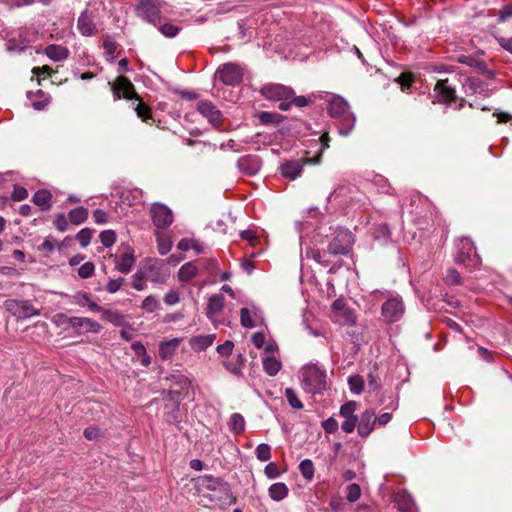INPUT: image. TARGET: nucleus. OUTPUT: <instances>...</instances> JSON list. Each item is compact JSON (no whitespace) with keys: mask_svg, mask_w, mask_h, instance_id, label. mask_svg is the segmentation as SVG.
<instances>
[{"mask_svg":"<svg viewBox=\"0 0 512 512\" xmlns=\"http://www.w3.org/2000/svg\"><path fill=\"white\" fill-rule=\"evenodd\" d=\"M332 233L325 234L322 228L313 236L314 247L306 249L307 258H312L314 261L324 267H329L332 261L330 256L345 255L351 249L354 243L353 234L342 227L332 229Z\"/></svg>","mask_w":512,"mask_h":512,"instance_id":"1","label":"nucleus"},{"mask_svg":"<svg viewBox=\"0 0 512 512\" xmlns=\"http://www.w3.org/2000/svg\"><path fill=\"white\" fill-rule=\"evenodd\" d=\"M108 84L111 86L115 100L121 98L138 100L139 103L134 108L137 116L144 122H148V120L151 119V109L140 101V97L136 93L134 85L127 77L118 76L113 83L109 82Z\"/></svg>","mask_w":512,"mask_h":512,"instance_id":"2","label":"nucleus"},{"mask_svg":"<svg viewBox=\"0 0 512 512\" xmlns=\"http://www.w3.org/2000/svg\"><path fill=\"white\" fill-rule=\"evenodd\" d=\"M328 112L339 122V133L347 136L354 128L356 117L350 111L348 102L341 96L332 95L328 100Z\"/></svg>","mask_w":512,"mask_h":512,"instance_id":"3","label":"nucleus"},{"mask_svg":"<svg viewBox=\"0 0 512 512\" xmlns=\"http://www.w3.org/2000/svg\"><path fill=\"white\" fill-rule=\"evenodd\" d=\"M303 388L312 394H321L327 388L326 371L317 364H308L302 369Z\"/></svg>","mask_w":512,"mask_h":512,"instance_id":"4","label":"nucleus"},{"mask_svg":"<svg viewBox=\"0 0 512 512\" xmlns=\"http://www.w3.org/2000/svg\"><path fill=\"white\" fill-rule=\"evenodd\" d=\"M199 485L211 492L209 497L212 500L221 501L230 497L229 486L221 478L205 475L199 479Z\"/></svg>","mask_w":512,"mask_h":512,"instance_id":"5","label":"nucleus"},{"mask_svg":"<svg viewBox=\"0 0 512 512\" xmlns=\"http://www.w3.org/2000/svg\"><path fill=\"white\" fill-rule=\"evenodd\" d=\"M405 307L399 295L390 296L381 307V314L386 322L394 323L404 315Z\"/></svg>","mask_w":512,"mask_h":512,"instance_id":"6","label":"nucleus"},{"mask_svg":"<svg viewBox=\"0 0 512 512\" xmlns=\"http://www.w3.org/2000/svg\"><path fill=\"white\" fill-rule=\"evenodd\" d=\"M217 77L225 85L235 86L243 79V69L235 63H226L217 69Z\"/></svg>","mask_w":512,"mask_h":512,"instance_id":"7","label":"nucleus"},{"mask_svg":"<svg viewBox=\"0 0 512 512\" xmlns=\"http://www.w3.org/2000/svg\"><path fill=\"white\" fill-rule=\"evenodd\" d=\"M332 320L340 325L353 326L356 323V317L353 311L346 306L342 299H337L331 306Z\"/></svg>","mask_w":512,"mask_h":512,"instance_id":"8","label":"nucleus"},{"mask_svg":"<svg viewBox=\"0 0 512 512\" xmlns=\"http://www.w3.org/2000/svg\"><path fill=\"white\" fill-rule=\"evenodd\" d=\"M456 249L455 260L457 263H465L466 261H470L473 264L478 263L479 257L471 239L467 237L460 238L456 243Z\"/></svg>","mask_w":512,"mask_h":512,"instance_id":"9","label":"nucleus"},{"mask_svg":"<svg viewBox=\"0 0 512 512\" xmlns=\"http://www.w3.org/2000/svg\"><path fill=\"white\" fill-rule=\"evenodd\" d=\"M306 163L317 164L319 159L287 160L281 163L280 174L289 180H295L302 175Z\"/></svg>","mask_w":512,"mask_h":512,"instance_id":"10","label":"nucleus"},{"mask_svg":"<svg viewBox=\"0 0 512 512\" xmlns=\"http://www.w3.org/2000/svg\"><path fill=\"white\" fill-rule=\"evenodd\" d=\"M260 93L271 101L289 100L294 95L293 89L281 84H266L261 88Z\"/></svg>","mask_w":512,"mask_h":512,"instance_id":"11","label":"nucleus"},{"mask_svg":"<svg viewBox=\"0 0 512 512\" xmlns=\"http://www.w3.org/2000/svg\"><path fill=\"white\" fill-rule=\"evenodd\" d=\"M7 310L20 319L38 316L40 311L29 301L9 300L6 302Z\"/></svg>","mask_w":512,"mask_h":512,"instance_id":"12","label":"nucleus"},{"mask_svg":"<svg viewBox=\"0 0 512 512\" xmlns=\"http://www.w3.org/2000/svg\"><path fill=\"white\" fill-rule=\"evenodd\" d=\"M196 109L214 127L218 128L222 125L223 114L211 101H200Z\"/></svg>","mask_w":512,"mask_h":512,"instance_id":"13","label":"nucleus"},{"mask_svg":"<svg viewBox=\"0 0 512 512\" xmlns=\"http://www.w3.org/2000/svg\"><path fill=\"white\" fill-rule=\"evenodd\" d=\"M136 11L140 18L155 26L160 21V9L153 0H141Z\"/></svg>","mask_w":512,"mask_h":512,"instance_id":"14","label":"nucleus"},{"mask_svg":"<svg viewBox=\"0 0 512 512\" xmlns=\"http://www.w3.org/2000/svg\"><path fill=\"white\" fill-rule=\"evenodd\" d=\"M377 424L376 413L374 409H365L357 416V432L362 438H367L374 430Z\"/></svg>","mask_w":512,"mask_h":512,"instance_id":"15","label":"nucleus"},{"mask_svg":"<svg viewBox=\"0 0 512 512\" xmlns=\"http://www.w3.org/2000/svg\"><path fill=\"white\" fill-rule=\"evenodd\" d=\"M151 215L154 225L157 229H165L173 222V213L165 205L155 203L151 207Z\"/></svg>","mask_w":512,"mask_h":512,"instance_id":"16","label":"nucleus"},{"mask_svg":"<svg viewBox=\"0 0 512 512\" xmlns=\"http://www.w3.org/2000/svg\"><path fill=\"white\" fill-rule=\"evenodd\" d=\"M67 323L79 334L99 333L102 329L97 321L86 317H69Z\"/></svg>","mask_w":512,"mask_h":512,"instance_id":"17","label":"nucleus"},{"mask_svg":"<svg viewBox=\"0 0 512 512\" xmlns=\"http://www.w3.org/2000/svg\"><path fill=\"white\" fill-rule=\"evenodd\" d=\"M162 267V261L151 260L142 268V270L148 280L154 283H164L166 281L167 274L161 273Z\"/></svg>","mask_w":512,"mask_h":512,"instance_id":"18","label":"nucleus"},{"mask_svg":"<svg viewBox=\"0 0 512 512\" xmlns=\"http://www.w3.org/2000/svg\"><path fill=\"white\" fill-rule=\"evenodd\" d=\"M435 99L438 102L442 103H450L452 102L456 95H455V89L448 84V80H439L437 81L435 88Z\"/></svg>","mask_w":512,"mask_h":512,"instance_id":"19","label":"nucleus"},{"mask_svg":"<svg viewBox=\"0 0 512 512\" xmlns=\"http://www.w3.org/2000/svg\"><path fill=\"white\" fill-rule=\"evenodd\" d=\"M393 501L400 512H417L415 502L406 490L396 492Z\"/></svg>","mask_w":512,"mask_h":512,"instance_id":"20","label":"nucleus"},{"mask_svg":"<svg viewBox=\"0 0 512 512\" xmlns=\"http://www.w3.org/2000/svg\"><path fill=\"white\" fill-rule=\"evenodd\" d=\"M224 305L225 299L221 294H214L209 298L206 307V315L214 325L218 324L216 317L223 310Z\"/></svg>","mask_w":512,"mask_h":512,"instance_id":"21","label":"nucleus"},{"mask_svg":"<svg viewBox=\"0 0 512 512\" xmlns=\"http://www.w3.org/2000/svg\"><path fill=\"white\" fill-rule=\"evenodd\" d=\"M134 251L130 247H126L123 253L116 258V269L124 274H128L135 264Z\"/></svg>","mask_w":512,"mask_h":512,"instance_id":"22","label":"nucleus"},{"mask_svg":"<svg viewBox=\"0 0 512 512\" xmlns=\"http://www.w3.org/2000/svg\"><path fill=\"white\" fill-rule=\"evenodd\" d=\"M77 28L83 36H92L96 34L97 28L93 21L91 12L85 10L81 13L77 21Z\"/></svg>","mask_w":512,"mask_h":512,"instance_id":"23","label":"nucleus"},{"mask_svg":"<svg viewBox=\"0 0 512 512\" xmlns=\"http://www.w3.org/2000/svg\"><path fill=\"white\" fill-rule=\"evenodd\" d=\"M237 167L245 174L255 175L260 169V163L257 157L243 156L238 159Z\"/></svg>","mask_w":512,"mask_h":512,"instance_id":"24","label":"nucleus"},{"mask_svg":"<svg viewBox=\"0 0 512 512\" xmlns=\"http://www.w3.org/2000/svg\"><path fill=\"white\" fill-rule=\"evenodd\" d=\"M245 363V357L239 353L223 361V365L231 374L241 377L242 369Z\"/></svg>","mask_w":512,"mask_h":512,"instance_id":"25","label":"nucleus"},{"mask_svg":"<svg viewBox=\"0 0 512 512\" xmlns=\"http://www.w3.org/2000/svg\"><path fill=\"white\" fill-rule=\"evenodd\" d=\"M181 340V338H173L167 341H162L159 345V357L162 360H170L178 349Z\"/></svg>","mask_w":512,"mask_h":512,"instance_id":"26","label":"nucleus"},{"mask_svg":"<svg viewBox=\"0 0 512 512\" xmlns=\"http://www.w3.org/2000/svg\"><path fill=\"white\" fill-rule=\"evenodd\" d=\"M214 340V334L197 335L190 338L189 345L194 351L200 352L211 346Z\"/></svg>","mask_w":512,"mask_h":512,"instance_id":"27","label":"nucleus"},{"mask_svg":"<svg viewBox=\"0 0 512 512\" xmlns=\"http://www.w3.org/2000/svg\"><path fill=\"white\" fill-rule=\"evenodd\" d=\"M73 302L82 307H88L90 311L100 312L102 307L92 301L90 295L84 291H78L73 295Z\"/></svg>","mask_w":512,"mask_h":512,"instance_id":"28","label":"nucleus"},{"mask_svg":"<svg viewBox=\"0 0 512 512\" xmlns=\"http://www.w3.org/2000/svg\"><path fill=\"white\" fill-rule=\"evenodd\" d=\"M45 54L55 62L65 60L69 55V50L61 45L51 44L45 48Z\"/></svg>","mask_w":512,"mask_h":512,"instance_id":"29","label":"nucleus"},{"mask_svg":"<svg viewBox=\"0 0 512 512\" xmlns=\"http://www.w3.org/2000/svg\"><path fill=\"white\" fill-rule=\"evenodd\" d=\"M51 193L46 189L38 190L33 195V202L35 205L41 207L42 210H48L51 208Z\"/></svg>","mask_w":512,"mask_h":512,"instance_id":"30","label":"nucleus"},{"mask_svg":"<svg viewBox=\"0 0 512 512\" xmlns=\"http://www.w3.org/2000/svg\"><path fill=\"white\" fill-rule=\"evenodd\" d=\"M198 275V267L193 262L184 264L178 271V278L182 282H188Z\"/></svg>","mask_w":512,"mask_h":512,"instance_id":"31","label":"nucleus"},{"mask_svg":"<svg viewBox=\"0 0 512 512\" xmlns=\"http://www.w3.org/2000/svg\"><path fill=\"white\" fill-rule=\"evenodd\" d=\"M288 492H289L288 487L286 486L285 483H282V482L274 483L268 489L269 496L274 501L283 500L284 498L287 497Z\"/></svg>","mask_w":512,"mask_h":512,"instance_id":"32","label":"nucleus"},{"mask_svg":"<svg viewBox=\"0 0 512 512\" xmlns=\"http://www.w3.org/2000/svg\"><path fill=\"white\" fill-rule=\"evenodd\" d=\"M263 369L269 376H275L281 369V362L274 356H266L263 358Z\"/></svg>","mask_w":512,"mask_h":512,"instance_id":"33","label":"nucleus"},{"mask_svg":"<svg viewBox=\"0 0 512 512\" xmlns=\"http://www.w3.org/2000/svg\"><path fill=\"white\" fill-rule=\"evenodd\" d=\"M258 311H253V317L251 315V311L248 308H242L240 312V322L241 325L246 328H252L257 325L256 320L258 319Z\"/></svg>","mask_w":512,"mask_h":512,"instance_id":"34","label":"nucleus"},{"mask_svg":"<svg viewBox=\"0 0 512 512\" xmlns=\"http://www.w3.org/2000/svg\"><path fill=\"white\" fill-rule=\"evenodd\" d=\"M100 312H102L103 320L112 323L113 325L120 326L125 321L124 315L118 311L102 308Z\"/></svg>","mask_w":512,"mask_h":512,"instance_id":"35","label":"nucleus"},{"mask_svg":"<svg viewBox=\"0 0 512 512\" xmlns=\"http://www.w3.org/2000/svg\"><path fill=\"white\" fill-rule=\"evenodd\" d=\"M88 217V210L82 206L72 209L68 214L69 221L74 225H80Z\"/></svg>","mask_w":512,"mask_h":512,"instance_id":"36","label":"nucleus"},{"mask_svg":"<svg viewBox=\"0 0 512 512\" xmlns=\"http://www.w3.org/2000/svg\"><path fill=\"white\" fill-rule=\"evenodd\" d=\"M229 428L235 434H240L245 430V419L240 413H233L230 417Z\"/></svg>","mask_w":512,"mask_h":512,"instance_id":"37","label":"nucleus"},{"mask_svg":"<svg viewBox=\"0 0 512 512\" xmlns=\"http://www.w3.org/2000/svg\"><path fill=\"white\" fill-rule=\"evenodd\" d=\"M157 248L161 255H166L172 248V242L168 236L164 233L156 232Z\"/></svg>","mask_w":512,"mask_h":512,"instance_id":"38","label":"nucleus"},{"mask_svg":"<svg viewBox=\"0 0 512 512\" xmlns=\"http://www.w3.org/2000/svg\"><path fill=\"white\" fill-rule=\"evenodd\" d=\"M299 470L303 478L307 481H311L313 479L315 468L313 462L310 459L302 460L299 464Z\"/></svg>","mask_w":512,"mask_h":512,"instance_id":"39","label":"nucleus"},{"mask_svg":"<svg viewBox=\"0 0 512 512\" xmlns=\"http://www.w3.org/2000/svg\"><path fill=\"white\" fill-rule=\"evenodd\" d=\"M348 385L353 394L359 395L364 389V380L360 375H353L348 378Z\"/></svg>","mask_w":512,"mask_h":512,"instance_id":"40","label":"nucleus"},{"mask_svg":"<svg viewBox=\"0 0 512 512\" xmlns=\"http://www.w3.org/2000/svg\"><path fill=\"white\" fill-rule=\"evenodd\" d=\"M357 402L356 401H348L340 407L339 415L343 418H354L357 417L355 412L357 410Z\"/></svg>","mask_w":512,"mask_h":512,"instance_id":"41","label":"nucleus"},{"mask_svg":"<svg viewBox=\"0 0 512 512\" xmlns=\"http://www.w3.org/2000/svg\"><path fill=\"white\" fill-rule=\"evenodd\" d=\"M256 457L259 461L265 462L271 458V447L266 443H261L256 447Z\"/></svg>","mask_w":512,"mask_h":512,"instance_id":"42","label":"nucleus"},{"mask_svg":"<svg viewBox=\"0 0 512 512\" xmlns=\"http://www.w3.org/2000/svg\"><path fill=\"white\" fill-rule=\"evenodd\" d=\"M285 396H286L288 403L290 404V406L292 408L298 409V410L303 408L302 402L300 401L296 392L292 388L285 389Z\"/></svg>","mask_w":512,"mask_h":512,"instance_id":"43","label":"nucleus"},{"mask_svg":"<svg viewBox=\"0 0 512 512\" xmlns=\"http://www.w3.org/2000/svg\"><path fill=\"white\" fill-rule=\"evenodd\" d=\"M141 308L148 313H153L159 308V301L155 296L149 295L143 300Z\"/></svg>","mask_w":512,"mask_h":512,"instance_id":"44","label":"nucleus"},{"mask_svg":"<svg viewBox=\"0 0 512 512\" xmlns=\"http://www.w3.org/2000/svg\"><path fill=\"white\" fill-rule=\"evenodd\" d=\"M145 279H147L145 273L140 269L132 277V287L137 291H143L146 288Z\"/></svg>","mask_w":512,"mask_h":512,"instance_id":"45","label":"nucleus"},{"mask_svg":"<svg viewBox=\"0 0 512 512\" xmlns=\"http://www.w3.org/2000/svg\"><path fill=\"white\" fill-rule=\"evenodd\" d=\"M159 30L165 37L172 38V37H175L180 32V27L167 22V23L160 25Z\"/></svg>","mask_w":512,"mask_h":512,"instance_id":"46","label":"nucleus"},{"mask_svg":"<svg viewBox=\"0 0 512 512\" xmlns=\"http://www.w3.org/2000/svg\"><path fill=\"white\" fill-rule=\"evenodd\" d=\"M77 241L80 243L82 247H87L92 239V230L89 228L81 229L76 235Z\"/></svg>","mask_w":512,"mask_h":512,"instance_id":"47","label":"nucleus"},{"mask_svg":"<svg viewBox=\"0 0 512 512\" xmlns=\"http://www.w3.org/2000/svg\"><path fill=\"white\" fill-rule=\"evenodd\" d=\"M361 496V488L358 484L352 483L347 486V500L351 503L359 500Z\"/></svg>","mask_w":512,"mask_h":512,"instance_id":"48","label":"nucleus"},{"mask_svg":"<svg viewBox=\"0 0 512 512\" xmlns=\"http://www.w3.org/2000/svg\"><path fill=\"white\" fill-rule=\"evenodd\" d=\"M94 271H95L94 264L92 262L88 261L79 267L78 275L82 279H87V278H90L94 274Z\"/></svg>","mask_w":512,"mask_h":512,"instance_id":"49","label":"nucleus"},{"mask_svg":"<svg viewBox=\"0 0 512 512\" xmlns=\"http://www.w3.org/2000/svg\"><path fill=\"white\" fill-rule=\"evenodd\" d=\"M100 241L105 247H111L116 241V234L113 230H105L100 233Z\"/></svg>","mask_w":512,"mask_h":512,"instance_id":"50","label":"nucleus"},{"mask_svg":"<svg viewBox=\"0 0 512 512\" xmlns=\"http://www.w3.org/2000/svg\"><path fill=\"white\" fill-rule=\"evenodd\" d=\"M259 119H260L261 123H263V124H269V123L277 124L282 120V116L277 113H273V112H262L259 116Z\"/></svg>","mask_w":512,"mask_h":512,"instance_id":"51","label":"nucleus"},{"mask_svg":"<svg viewBox=\"0 0 512 512\" xmlns=\"http://www.w3.org/2000/svg\"><path fill=\"white\" fill-rule=\"evenodd\" d=\"M322 427L326 433L332 434L338 430V422L335 418L329 417L322 422Z\"/></svg>","mask_w":512,"mask_h":512,"instance_id":"52","label":"nucleus"},{"mask_svg":"<svg viewBox=\"0 0 512 512\" xmlns=\"http://www.w3.org/2000/svg\"><path fill=\"white\" fill-rule=\"evenodd\" d=\"M125 279L122 277L116 279H110L106 285L107 292L113 294L116 293L123 285Z\"/></svg>","mask_w":512,"mask_h":512,"instance_id":"53","label":"nucleus"},{"mask_svg":"<svg viewBox=\"0 0 512 512\" xmlns=\"http://www.w3.org/2000/svg\"><path fill=\"white\" fill-rule=\"evenodd\" d=\"M357 427V417L354 418H344V421L341 424V429L347 433H352Z\"/></svg>","mask_w":512,"mask_h":512,"instance_id":"54","label":"nucleus"},{"mask_svg":"<svg viewBox=\"0 0 512 512\" xmlns=\"http://www.w3.org/2000/svg\"><path fill=\"white\" fill-rule=\"evenodd\" d=\"M11 197L14 201H22L28 197V191L22 186H14Z\"/></svg>","mask_w":512,"mask_h":512,"instance_id":"55","label":"nucleus"},{"mask_svg":"<svg viewBox=\"0 0 512 512\" xmlns=\"http://www.w3.org/2000/svg\"><path fill=\"white\" fill-rule=\"evenodd\" d=\"M54 226L60 232H64L67 230L68 222H67V218L65 217L64 214L56 215V217L54 219Z\"/></svg>","mask_w":512,"mask_h":512,"instance_id":"56","label":"nucleus"},{"mask_svg":"<svg viewBox=\"0 0 512 512\" xmlns=\"http://www.w3.org/2000/svg\"><path fill=\"white\" fill-rule=\"evenodd\" d=\"M264 473L270 479H275L280 476L279 468L273 462L266 465V467L264 468Z\"/></svg>","mask_w":512,"mask_h":512,"instance_id":"57","label":"nucleus"},{"mask_svg":"<svg viewBox=\"0 0 512 512\" xmlns=\"http://www.w3.org/2000/svg\"><path fill=\"white\" fill-rule=\"evenodd\" d=\"M445 282L448 285L459 284L460 283V274L458 273V271L455 269H449L446 274V277H445Z\"/></svg>","mask_w":512,"mask_h":512,"instance_id":"58","label":"nucleus"},{"mask_svg":"<svg viewBox=\"0 0 512 512\" xmlns=\"http://www.w3.org/2000/svg\"><path fill=\"white\" fill-rule=\"evenodd\" d=\"M234 344L232 341H226L217 346V352L222 356H230L232 354Z\"/></svg>","mask_w":512,"mask_h":512,"instance_id":"59","label":"nucleus"},{"mask_svg":"<svg viewBox=\"0 0 512 512\" xmlns=\"http://www.w3.org/2000/svg\"><path fill=\"white\" fill-rule=\"evenodd\" d=\"M179 301H180L179 294L175 290H170L164 296V302H165V304H167L169 306L176 305L177 303H179Z\"/></svg>","mask_w":512,"mask_h":512,"instance_id":"60","label":"nucleus"},{"mask_svg":"<svg viewBox=\"0 0 512 512\" xmlns=\"http://www.w3.org/2000/svg\"><path fill=\"white\" fill-rule=\"evenodd\" d=\"M56 245H57V241L53 238L48 237L43 241V243L39 247V250L50 253L55 249Z\"/></svg>","mask_w":512,"mask_h":512,"instance_id":"61","label":"nucleus"},{"mask_svg":"<svg viewBox=\"0 0 512 512\" xmlns=\"http://www.w3.org/2000/svg\"><path fill=\"white\" fill-rule=\"evenodd\" d=\"M94 222L97 224H105L108 221V215L101 209H96L93 212Z\"/></svg>","mask_w":512,"mask_h":512,"instance_id":"62","label":"nucleus"},{"mask_svg":"<svg viewBox=\"0 0 512 512\" xmlns=\"http://www.w3.org/2000/svg\"><path fill=\"white\" fill-rule=\"evenodd\" d=\"M512 17V4L505 5L500 11H499V21L505 22L509 18Z\"/></svg>","mask_w":512,"mask_h":512,"instance_id":"63","label":"nucleus"},{"mask_svg":"<svg viewBox=\"0 0 512 512\" xmlns=\"http://www.w3.org/2000/svg\"><path fill=\"white\" fill-rule=\"evenodd\" d=\"M498 44L506 51L512 54V37H498L496 38Z\"/></svg>","mask_w":512,"mask_h":512,"instance_id":"64","label":"nucleus"}]
</instances>
